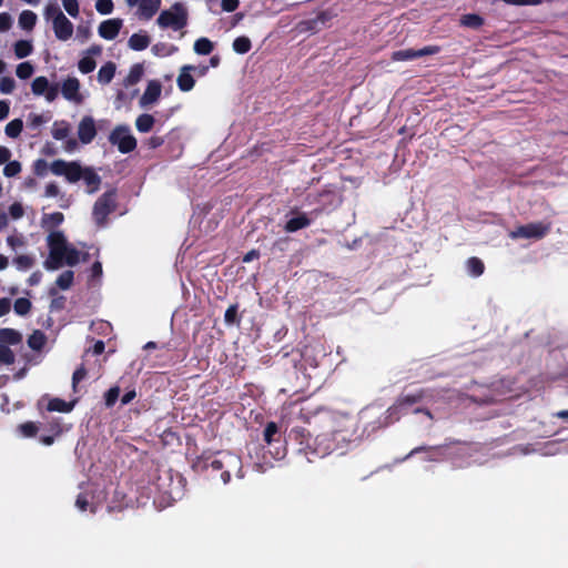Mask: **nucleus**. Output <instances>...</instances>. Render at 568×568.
<instances>
[{"mask_svg": "<svg viewBox=\"0 0 568 568\" xmlns=\"http://www.w3.org/2000/svg\"><path fill=\"white\" fill-rule=\"evenodd\" d=\"M467 273L473 277H478L484 273L485 265L478 257H469L466 261Z\"/></svg>", "mask_w": 568, "mask_h": 568, "instance_id": "obj_29", "label": "nucleus"}, {"mask_svg": "<svg viewBox=\"0 0 568 568\" xmlns=\"http://www.w3.org/2000/svg\"><path fill=\"white\" fill-rule=\"evenodd\" d=\"M21 171V164L18 161H9L3 169V174L8 178L16 176Z\"/></svg>", "mask_w": 568, "mask_h": 568, "instance_id": "obj_49", "label": "nucleus"}, {"mask_svg": "<svg viewBox=\"0 0 568 568\" xmlns=\"http://www.w3.org/2000/svg\"><path fill=\"white\" fill-rule=\"evenodd\" d=\"M51 133L55 140H63L70 134V124L65 121H55L52 124Z\"/></svg>", "mask_w": 568, "mask_h": 568, "instance_id": "obj_30", "label": "nucleus"}, {"mask_svg": "<svg viewBox=\"0 0 568 568\" xmlns=\"http://www.w3.org/2000/svg\"><path fill=\"white\" fill-rule=\"evenodd\" d=\"M45 343V336L40 331H34L28 338V345L30 348L39 351Z\"/></svg>", "mask_w": 568, "mask_h": 568, "instance_id": "obj_40", "label": "nucleus"}, {"mask_svg": "<svg viewBox=\"0 0 568 568\" xmlns=\"http://www.w3.org/2000/svg\"><path fill=\"white\" fill-rule=\"evenodd\" d=\"M143 72H144V68L142 64H134L130 69L129 74L126 77V84L132 85V84L138 83L141 80Z\"/></svg>", "mask_w": 568, "mask_h": 568, "instance_id": "obj_41", "label": "nucleus"}, {"mask_svg": "<svg viewBox=\"0 0 568 568\" xmlns=\"http://www.w3.org/2000/svg\"><path fill=\"white\" fill-rule=\"evenodd\" d=\"M12 27V17L8 12L0 13V32H6Z\"/></svg>", "mask_w": 568, "mask_h": 568, "instance_id": "obj_53", "label": "nucleus"}, {"mask_svg": "<svg viewBox=\"0 0 568 568\" xmlns=\"http://www.w3.org/2000/svg\"><path fill=\"white\" fill-rule=\"evenodd\" d=\"M95 9L101 14H109L113 10L112 0H98L95 2Z\"/></svg>", "mask_w": 568, "mask_h": 568, "instance_id": "obj_52", "label": "nucleus"}, {"mask_svg": "<svg viewBox=\"0 0 568 568\" xmlns=\"http://www.w3.org/2000/svg\"><path fill=\"white\" fill-rule=\"evenodd\" d=\"M14 359V353L8 346L0 345V364L8 366L13 364Z\"/></svg>", "mask_w": 568, "mask_h": 568, "instance_id": "obj_45", "label": "nucleus"}, {"mask_svg": "<svg viewBox=\"0 0 568 568\" xmlns=\"http://www.w3.org/2000/svg\"><path fill=\"white\" fill-rule=\"evenodd\" d=\"M101 54V48L98 45L88 49L78 63L79 71L83 74L90 73L95 69V57Z\"/></svg>", "mask_w": 568, "mask_h": 568, "instance_id": "obj_16", "label": "nucleus"}, {"mask_svg": "<svg viewBox=\"0 0 568 568\" xmlns=\"http://www.w3.org/2000/svg\"><path fill=\"white\" fill-rule=\"evenodd\" d=\"M10 112V104L6 100H0V121L4 120Z\"/></svg>", "mask_w": 568, "mask_h": 568, "instance_id": "obj_61", "label": "nucleus"}, {"mask_svg": "<svg viewBox=\"0 0 568 568\" xmlns=\"http://www.w3.org/2000/svg\"><path fill=\"white\" fill-rule=\"evenodd\" d=\"M49 256L44 261V267L49 271H55L63 264L69 266L77 265L81 260V253L68 243L61 231H52L47 236Z\"/></svg>", "mask_w": 568, "mask_h": 568, "instance_id": "obj_3", "label": "nucleus"}, {"mask_svg": "<svg viewBox=\"0 0 568 568\" xmlns=\"http://www.w3.org/2000/svg\"><path fill=\"white\" fill-rule=\"evenodd\" d=\"M161 92H162V84L156 80L150 81L146 85L145 91L143 92L142 97L140 98V101H139L140 105L142 108H146V106L154 104L159 100Z\"/></svg>", "mask_w": 568, "mask_h": 568, "instance_id": "obj_17", "label": "nucleus"}, {"mask_svg": "<svg viewBox=\"0 0 568 568\" xmlns=\"http://www.w3.org/2000/svg\"><path fill=\"white\" fill-rule=\"evenodd\" d=\"M123 26L121 19H109L100 23L98 28L99 36L105 40H113L120 32Z\"/></svg>", "mask_w": 568, "mask_h": 568, "instance_id": "obj_18", "label": "nucleus"}, {"mask_svg": "<svg viewBox=\"0 0 568 568\" xmlns=\"http://www.w3.org/2000/svg\"><path fill=\"white\" fill-rule=\"evenodd\" d=\"M114 209V192L103 194L94 204L93 215L97 222L101 223L105 216Z\"/></svg>", "mask_w": 568, "mask_h": 568, "instance_id": "obj_12", "label": "nucleus"}, {"mask_svg": "<svg viewBox=\"0 0 568 568\" xmlns=\"http://www.w3.org/2000/svg\"><path fill=\"white\" fill-rule=\"evenodd\" d=\"M60 193V189L55 183H49L44 189V195L47 197H55Z\"/></svg>", "mask_w": 568, "mask_h": 568, "instance_id": "obj_56", "label": "nucleus"}, {"mask_svg": "<svg viewBox=\"0 0 568 568\" xmlns=\"http://www.w3.org/2000/svg\"><path fill=\"white\" fill-rule=\"evenodd\" d=\"M240 4L239 0H222L221 7L225 12H233L237 9Z\"/></svg>", "mask_w": 568, "mask_h": 568, "instance_id": "obj_54", "label": "nucleus"}, {"mask_svg": "<svg viewBox=\"0 0 568 568\" xmlns=\"http://www.w3.org/2000/svg\"><path fill=\"white\" fill-rule=\"evenodd\" d=\"M308 224V220L305 216H297L291 219L285 226V230L288 232H295Z\"/></svg>", "mask_w": 568, "mask_h": 568, "instance_id": "obj_44", "label": "nucleus"}, {"mask_svg": "<svg viewBox=\"0 0 568 568\" xmlns=\"http://www.w3.org/2000/svg\"><path fill=\"white\" fill-rule=\"evenodd\" d=\"M50 171L54 175H63L70 183L79 181L84 169L78 162L55 160L50 164Z\"/></svg>", "mask_w": 568, "mask_h": 568, "instance_id": "obj_8", "label": "nucleus"}, {"mask_svg": "<svg viewBox=\"0 0 568 568\" xmlns=\"http://www.w3.org/2000/svg\"><path fill=\"white\" fill-rule=\"evenodd\" d=\"M152 53L155 57H169L178 51V48L174 45H168L165 43H156L151 49Z\"/></svg>", "mask_w": 568, "mask_h": 568, "instance_id": "obj_38", "label": "nucleus"}, {"mask_svg": "<svg viewBox=\"0 0 568 568\" xmlns=\"http://www.w3.org/2000/svg\"><path fill=\"white\" fill-rule=\"evenodd\" d=\"M9 213L12 219L18 220V219L22 217V215H23V207L20 203H13L9 207Z\"/></svg>", "mask_w": 568, "mask_h": 568, "instance_id": "obj_55", "label": "nucleus"}, {"mask_svg": "<svg viewBox=\"0 0 568 568\" xmlns=\"http://www.w3.org/2000/svg\"><path fill=\"white\" fill-rule=\"evenodd\" d=\"M192 468L212 479L219 476L223 484L230 483L232 474L237 478L244 477L241 457L230 452L203 453L193 460Z\"/></svg>", "mask_w": 568, "mask_h": 568, "instance_id": "obj_2", "label": "nucleus"}, {"mask_svg": "<svg viewBox=\"0 0 568 568\" xmlns=\"http://www.w3.org/2000/svg\"><path fill=\"white\" fill-rule=\"evenodd\" d=\"M54 429H55V433L52 436L40 435V440L44 445H51L54 442V438L60 436L63 432V428H54Z\"/></svg>", "mask_w": 568, "mask_h": 568, "instance_id": "obj_57", "label": "nucleus"}, {"mask_svg": "<svg viewBox=\"0 0 568 568\" xmlns=\"http://www.w3.org/2000/svg\"><path fill=\"white\" fill-rule=\"evenodd\" d=\"M163 446L170 447L172 450L182 445L181 435L173 430V428H164L160 434Z\"/></svg>", "mask_w": 568, "mask_h": 568, "instance_id": "obj_22", "label": "nucleus"}, {"mask_svg": "<svg viewBox=\"0 0 568 568\" xmlns=\"http://www.w3.org/2000/svg\"><path fill=\"white\" fill-rule=\"evenodd\" d=\"M264 428L263 430V449L271 455L272 458L281 460L287 453V440L294 439L298 444V452L304 454L310 463L315 458H323L335 450L334 438L327 434V429L313 428Z\"/></svg>", "mask_w": 568, "mask_h": 568, "instance_id": "obj_1", "label": "nucleus"}, {"mask_svg": "<svg viewBox=\"0 0 568 568\" xmlns=\"http://www.w3.org/2000/svg\"><path fill=\"white\" fill-rule=\"evenodd\" d=\"M116 67L113 62H106L98 72V81L102 84L109 83L115 73Z\"/></svg>", "mask_w": 568, "mask_h": 568, "instance_id": "obj_28", "label": "nucleus"}, {"mask_svg": "<svg viewBox=\"0 0 568 568\" xmlns=\"http://www.w3.org/2000/svg\"><path fill=\"white\" fill-rule=\"evenodd\" d=\"M38 20L37 14L31 10H23L19 14L18 24L21 29L31 31Z\"/></svg>", "mask_w": 568, "mask_h": 568, "instance_id": "obj_27", "label": "nucleus"}, {"mask_svg": "<svg viewBox=\"0 0 568 568\" xmlns=\"http://www.w3.org/2000/svg\"><path fill=\"white\" fill-rule=\"evenodd\" d=\"M31 91L37 97H44L45 101L52 102L58 97V87L51 84L45 77H37L31 83Z\"/></svg>", "mask_w": 568, "mask_h": 568, "instance_id": "obj_10", "label": "nucleus"}, {"mask_svg": "<svg viewBox=\"0 0 568 568\" xmlns=\"http://www.w3.org/2000/svg\"><path fill=\"white\" fill-rule=\"evenodd\" d=\"M22 437L30 438L39 436L41 428H19Z\"/></svg>", "mask_w": 568, "mask_h": 568, "instance_id": "obj_59", "label": "nucleus"}, {"mask_svg": "<svg viewBox=\"0 0 568 568\" xmlns=\"http://www.w3.org/2000/svg\"><path fill=\"white\" fill-rule=\"evenodd\" d=\"M81 179L84 180L89 193L95 192L101 183L100 176L90 168H84Z\"/></svg>", "mask_w": 568, "mask_h": 568, "instance_id": "obj_25", "label": "nucleus"}, {"mask_svg": "<svg viewBox=\"0 0 568 568\" xmlns=\"http://www.w3.org/2000/svg\"><path fill=\"white\" fill-rule=\"evenodd\" d=\"M214 48L213 42L207 38H200L194 42L193 50L196 54H210Z\"/></svg>", "mask_w": 568, "mask_h": 568, "instance_id": "obj_35", "label": "nucleus"}, {"mask_svg": "<svg viewBox=\"0 0 568 568\" xmlns=\"http://www.w3.org/2000/svg\"><path fill=\"white\" fill-rule=\"evenodd\" d=\"M161 0H141L136 14L145 20L151 19L159 10Z\"/></svg>", "mask_w": 568, "mask_h": 568, "instance_id": "obj_21", "label": "nucleus"}, {"mask_svg": "<svg viewBox=\"0 0 568 568\" xmlns=\"http://www.w3.org/2000/svg\"><path fill=\"white\" fill-rule=\"evenodd\" d=\"M327 434L334 438L335 450L343 449L358 439L353 428H328Z\"/></svg>", "mask_w": 568, "mask_h": 568, "instance_id": "obj_11", "label": "nucleus"}, {"mask_svg": "<svg viewBox=\"0 0 568 568\" xmlns=\"http://www.w3.org/2000/svg\"><path fill=\"white\" fill-rule=\"evenodd\" d=\"M460 23L467 28L478 29L483 26L484 19L478 14L469 13L462 17Z\"/></svg>", "mask_w": 568, "mask_h": 568, "instance_id": "obj_37", "label": "nucleus"}, {"mask_svg": "<svg viewBox=\"0 0 568 568\" xmlns=\"http://www.w3.org/2000/svg\"><path fill=\"white\" fill-rule=\"evenodd\" d=\"M136 396V393L135 390H129L128 393H125L122 398H121V403L122 405H126L129 404L131 400H133Z\"/></svg>", "mask_w": 568, "mask_h": 568, "instance_id": "obj_64", "label": "nucleus"}, {"mask_svg": "<svg viewBox=\"0 0 568 568\" xmlns=\"http://www.w3.org/2000/svg\"><path fill=\"white\" fill-rule=\"evenodd\" d=\"M47 408L52 412L68 413L73 408V403L52 398L48 402Z\"/></svg>", "mask_w": 568, "mask_h": 568, "instance_id": "obj_33", "label": "nucleus"}, {"mask_svg": "<svg viewBox=\"0 0 568 568\" xmlns=\"http://www.w3.org/2000/svg\"><path fill=\"white\" fill-rule=\"evenodd\" d=\"M151 469L153 470L149 475V484L154 488V491L162 495L168 501H175L183 495V478L176 474L173 476L171 469L161 468L152 462Z\"/></svg>", "mask_w": 568, "mask_h": 568, "instance_id": "obj_4", "label": "nucleus"}, {"mask_svg": "<svg viewBox=\"0 0 568 568\" xmlns=\"http://www.w3.org/2000/svg\"><path fill=\"white\" fill-rule=\"evenodd\" d=\"M14 264L20 271H27L34 264V258L30 255H19L14 258Z\"/></svg>", "mask_w": 568, "mask_h": 568, "instance_id": "obj_46", "label": "nucleus"}, {"mask_svg": "<svg viewBox=\"0 0 568 568\" xmlns=\"http://www.w3.org/2000/svg\"><path fill=\"white\" fill-rule=\"evenodd\" d=\"M97 135L95 122L92 116H83L78 124V136L83 144H89Z\"/></svg>", "mask_w": 568, "mask_h": 568, "instance_id": "obj_13", "label": "nucleus"}, {"mask_svg": "<svg viewBox=\"0 0 568 568\" xmlns=\"http://www.w3.org/2000/svg\"><path fill=\"white\" fill-rule=\"evenodd\" d=\"M187 17L186 7L181 2H175L159 14L156 23L162 29L180 30L186 26Z\"/></svg>", "mask_w": 568, "mask_h": 568, "instance_id": "obj_5", "label": "nucleus"}, {"mask_svg": "<svg viewBox=\"0 0 568 568\" xmlns=\"http://www.w3.org/2000/svg\"><path fill=\"white\" fill-rule=\"evenodd\" d=\"M550 230V223L534 222L526 225H518L509 232V237L513 240L527 239V240H540Z\"/></svg>", "mask_w": 568, "mask_h": 568, "instance_id": "obj_6", "label": "nucleus"}, {"mask_svg": "<svg viewBox=\"0 0 568 568\" xmlns=\"http://www.w3.org/2000/svg\"><path fill=\"white\" fill-rule=\"evenodd\" d=\"M62 6L67 13L72 18H77L80 13L78 0H62Z\"/></svg>", "mask_w": 568, "mask_h": 568, "instance_id": "obj_48", "label": "nucleus"}, {"mask_svg": "<svg viewBox=\"0 0 568 568\" xmlns=\"http://www.w3.org/2000/svg\"><path fill=\"white\" fill-rule=\"evenodd\" d=\"M22 341V334L13 328L0 329V345H17Z\"/></svg>", "mask_w": 568, "mask_h": 568, "instance_id": "obj_23", "label": "nucleus"}, {"mask_svg": "<svg viewBox=\"0 0 568 568\" xmlns=\"http://www.w3.org/2000/svg\"><path fill=\"white\" fill-rule=\"evenodd\" d=\"M63 214L60 212L45 214L41 219V226L50 233L55 231L54 229L63 222Z\"/></svg>", "mask_w": 568, "mask_h": 568, "instance_id": "obj_26", "label": "nucleus"}, {"mask_svg": "<svg viewBox=\"0 0 568 568\" xmlns=\"http://www.w3.org/2000/svg\"><path fill=\"white\" fill-rule=\"evenodd\" d=\"M233 50L239 54H244L250 51L252 43L247 37H239L233 41Z\"/></svg>", "mask_w": 568, "mask_h": 568, "instance_id": "obj_39", "label": "nucleus"}, {"mask_svg": "<svg viewBox=\"0 0 568 568\" xmlns=\"http://www.w3.org/2000/svg\"><path fill=\"white\" fill-rule=\"evenodd\" d=\"M87 375V372L83 367H80L78 368L74 373H73V376H72V384H73V388H75V385L82 381Z\"/></svg>", "mask_w": 568, "mask_h": 568, "instance_id": "obj_58", "label": "nucleus"}, {"mask_svg": "<svg viewBox=\"0 0 568 568\" xmlns=\"http://www.w3.org/2000/svg\"><path fill=\"white\" fill-rule=\"evenodd\" d=\"M13 307H14V312L18 315H26L31 310V303L29 300L21 297L14 302Z\"/></svg>", "mask_w": 568, "mask_h": 568, "instance_id": "obj_47", "label": "nucleus"}, {"mask_svg": "<svg viewBox=\"0 0 568 568\" xmlns=\"http://www.w3.org/2000/svg\"><path fill=\"white\" fill-rule=\"evenodd\" d=\"M11 158V151L7 146L0 145V164L8 163Z\"/></svg>", "mask_w": 568, "mask_h": 568, "instance_id": "obj_62", "label": "nucleus"}, {"mask_svg": "<svg viewBox=\"0 0 568 568\" xmlns=\"http://www.w3.org/2000/svg\"><path fill=\"white\" fill-rule=\"evenodd\" d=\"M437 52H438L437 47H426L420 50L406 49V50H399V51L393 52L392 59L394 61H398V62L408 61V60H413V59L420 58L424 55L435 54Z\"/></svg>", "mask_w": 568, "mask_h": 568, "instance_id": "obj_15", "label": "nucleus"}, {"mask_svg": "<svg viewBox=\"0 0 568 568\" xmlns=\"http://www.w3.org/2000/svg\"><path fill=\"white\" fill-rule=\"evenodd\" d=\"M16 89V81L10 77L0 79V91L4 94H10Z\"/></svg>", "mask_w": 568, "mask_h": 568, "instance_id": "obj_50", "label": "nucleus"}, {"mask_svg": "<svg viewBox=\"0 0 568 568\" xmlns=\"http://www.w3.org/2000/svg\"><path fill=\"white\" fill-rule=\"evenodd\" d=\"M236 312H237V311H236V306H234V305H231V306L226 310V312H225V322H226L227 324H232V323H234L235 317H236Z\"/></svg>", "mask_w": 568, "mask_h": 568, "instance_id": "obj_60", "label": "nucleus"}, {"mask_svg": "<svg viewBox=\"0 0 568 568\" xmlns=\"http://www.w3.org/2000/svg\"><path fill=\"white\" fill-rule=\"evenodd\" d=\"M52 28L54 36L60 41H68L73 34V24L65 16L53 21Z\"/></svg>", "mask_w": 568, "mask_h": 568, "instance_id": "obj_19", "label": "nucleus"}, {"mask_svg": "<svg viewBox=\"0 0 568 568\" xmlns=\"http://www.w3.org/2000/svg\"><path fill=\"white\" fill-rule=\"evenodd\" d=\"M75 507L81 511L89 510L94 514L97 511V503L94 501V495L91 490L85 489L81 491L75 499Z\"/></svg>", "mask_w": 568, "mask_h": 568, "instance_id": "obj_20", "label": "nucleus"}, {"mask_svg": "<svg viewBox=\"0 0 568 568\" xmlns=\"http://www.w3.org/2000/svg\"><path fill=\"white\" fill-rule=\"evenodd\" d=\"M22 129H23L22 120L14 119L6 125L4 132L9 138L16 139L21 134Z\"/></svg>", "mask_w": 568, "mask_h": 568, "instance_id": "obj_36", "label": "nucleus"}, {"mask_svg": "<svg viewBox=\"0 0 568 568\" xmlns=\"http://www.w3.org/2000/svg\"><path fill=\"white\" fill-rule=\"evenodd\" d=\"M119 395L120 388L118 386L110 388L104 395L105 406L111 407L112 405H114V403L119 398Z\"/></svg>", "mask_w": 568, "mask_h": 568, "instance_id": "obj_51", "label": "nucleus"}, {"mask_svg": "<svg viewBox=\"0 0 568 568\" xmlns=\"http://www.w3.org/2000/svg\"><path fill=\"white\" fill-rule=\"evenodd\" d=\"M151 42L150 37L144 32L134 33L130 37L128 45L134 51H141L149 47Z\"/></svg>", "mask_w": 568, "mask_h": 568, "instance_id": "obj_24", "label": "nucleus"}, {"mask_svg": "<svg viewBox=\"0 0 568 568\" xmlns=\"http://www.w3.org/2000/svg\"><path fill=\"white\" fill-rule=\"evenodd\" d=\"M34 72V68L30 62H22L17 65L16 74L19 79H28L30 78Z\"/></svg>", "mask_w": 568, "mask_h": 568, "instance_id": "obj_42", "label": "nucleus"}, {"mask_svg": "<svg viewBox=\"0 0 568 568\" xmlns=\"http://www.w3.org/2000/svg\"><path fill=\"white\" fill-rule=\"evenodd\" d=\"M43 16L47 20H50L51 22H53V21L58 20L59 18L63 17L64 13L60 10L57 2L50 1L44 7Z\"/></svg>", "mask_w": 568, "mask_h": 568, "instance_id": "obj_34", "label": "nucleus"}, {"mask_svg": "<svg viewBox=\"0 0 568 568\" xmlns=\"http://www.w3.org/2000/svg\"><path fill=\"white\" fill-rule=\"evenodd\" d=\"M10 307H11L10 300H8V298H0V316H3L7 313H9Z\"/></svg>", "mask_w": 568, "mask_h": 568, "instance_id": "obj_63", "label": "nucleus"}, {"mask_svg": "<svg viewBox=\"0 0 568 568\" xmlns=\"http://www.w3.org/2000/svg\"><path fill=\"white\" fill-rule=\"evenodd\" d=\"M73 282V272L72 271H65L62 274L59 275L57 278V285L61 290H68L71 287Z\"/></svg>", "mask_w": 568, "mask_h": 568, "instance_id": "obj_43", "label": "nucleus"}, {"mask_svg": "<svg viewBox=\"0 0 568 568\" xmlns=\"http://www.w3.org/2000/svg\"><path fill=\"white\" fill-rule=\"evenodd\" d=\"M109 140L121 153H129L136 146V139L125 125L115 126L111 131Z\"/></svg>", "mask_w": 568, "mask_h": 568, "instance_id": "obj_7", "label": "nucleus"}, {"mask_svg": "<svg viewBox=\"0 0 568 568\" xmlns=\"http://www.w3.org/2000/svg\"><path fill=\"white\" fill-rule=\"evenodd\" d=\"M196 68L191 64L182 65L179 69V74L176 78V85L182 92H190L195 87V79L192 75V72L195 71Z\"/></svg>", "mask_w": 568, "mask_h": 568, "instance_id": "obj_14", "label": "nucleus"}, {"mask_svg": "<svg viewBox=\"0 0 568 568\" xmlns=\"http://www.w3.org/2000/svg\"><path fill=\"white\" fill-rule=\"evenodd\" d=\"M14 54L18 59H23L31 54L33 50V45L31 41L28 40H19L13 45Z\"/></svg>", "mask_w": 568, "mask_h": 568, "instance_id": "obj_32", "label": "nucleus"}, {"mask_svg": "<svg viewBox=\"0 0 568 568\" xmlns=\"http://www.w3.org/2000/svg\"><path fill=\"white\" fill-rule=\"evenodd\" d=\"M62 97L74 104H82L87 94L81 90L80 81L74 77H68L61 83Z\"/></svg>", "mask_w": 568, "mask_h": 568, "instance_id": "obj_9", "label": "nucleus"}, {"mask_svg": "<svg viewBox=\"0 0 568 568\" xmlns=\"http://www.w3.org/2000/svg\"><path fill=\"white\" fill-rule=\"evenodd\" d=\"M154 118L151 114L144 113L136 118L135 120V128L138 131L146 133L151 131V129L154 125Z\"/></svg>", "mask_w": 568, "mask_h": 568, "instance_id": "obj_31", "label": "nucleus"}]
</instances>
